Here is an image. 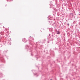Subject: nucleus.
Listing matches in <instances>:
<instances>
[{
	"label": "nucleus",
	"instance_id": "nucleus-1",
	"mask_svg": "<svg viewBox=\"0 0 80 80\" xmlns=\"http://www.w3.org/2000/svg\"><path fill=\"white\" fill-rule=\"evenodd\" d=\"M57 34H60V32L59 31H58L57 32Z\"/></svg>",
	"mask_w": 80,
	"mask_h": 80
},
{
	"label": "nucleus",
	"instance_id": "nucleus-2",
	"mask_svg": "<svg viewBox=\"0 0 80 80\" xmlns=\"http://www.w3.org/2000/svg\"><path fill=\"white\" fill-rule=\"evenodd\" d=\"M24 39H25V38H24V39H22V41H23V42H25L24 41Z\"/></svg>",
	"mask_w": 80,
	"mask_h": 80
},
{
	"label": "nucleus",
	"instance_id": "nucleus-3",
	"mask_svg": "<svg viewBox=\"0 0 80 80\" xmlns=\"http://www.w3.org/2000/svg\"><path fill=\"white\" fill-rule=\"evenodd\" d=\"M67 25H68V26H69V23L67 24Z\"/></svg>",
	"mask_w": 80,
	"mask_h": 80
},
{
	"label": "nucleus",
	"instance_id": "nucleus-4",
	"mask_svg": "<svg viewBox=\"0 0 80 80\" xmlns=\"http://www.w3.org/2000/svg\"><path fill=\"white\" fill-rule=\"evenodd\" d=\"M50 80H52V79H50Z\"/></svg>",
	"mask_w": 80,
	"mask_h": 80
}]
</instances>
